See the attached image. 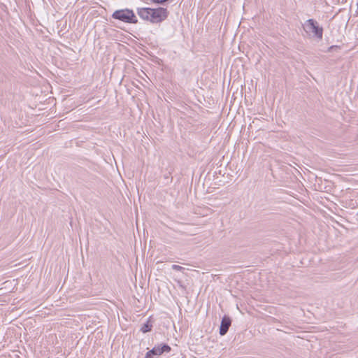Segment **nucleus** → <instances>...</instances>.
<instances>
[{
  "label": "nucleus",
  "mask_w": 358,
  "mask_h": 358,
  "mask_svg": "<svg viewBox=\"0 0 358 358\" xmlns=\"http://www.w3.org/2000/svg\"><path fill=\"white\" fill-rule=\"evenodd\" d=\"M171 267L173 270L178 271H182L185 269L183 267H182L179 265H176V264L172 265Z\"/></svg>",
  "instance_id": "0eeeda50"
},
{
  "label": "nucleus",
  "mask_w": 358,
  "mask_h": 358,
  "mask_svg": "<svg viewBox=\"0 0 358 358\" xmlns=\"http://www.w3.org/2000/svg\"><path fill=\"white\" fill-rule=\"evenodd\" d=\"M152 329V324L149 323V322H147L145 323L141 328V331L143 333H147L150 331Z\"/></svg>",
  "instance_id": "423d86ee"
},
{
  "label": "nucleus",
  "mask_w": 358,
  "mask_h": 358,
  "mask_svg": "<svg viewBox=\"0 0 358 358\" xmlns=\"http://www.w3.org/2000/svg\"><path fill=\"white\" fill-rule=\"evenodd\" d=\"M303 27L306 33L309 36L315 37L319 40L322 39L323 28L319 26L317 22L315 20H307L303 24Z\"/></svg>",
  "instance_id": "f03ea898"
},
{
  "label": "nucleus",
  "mask_w": 358,
  "mask_h": 358,
  "mask_svg": "<svg viewBox=\"0 0 358 358\" xmlns=\"http://www.w3.org/2000/svg\"><path fill=\"white\" fill-rule=\"evenodd\" d=\"M112 17L126 23L136 24L138 22L137 17L134 11L129 9L115 10L113 13Z\"/></svg>",
  "instance_id": "7ed1b4c3"
},
{
  "label": "nucleus",
  "mask_w": 358,
  "mask_h": 358,
  "mask_svg": "<svg viewBox=\"0 0 358 358\" xmlns=\"http://www.w3.org/2000/svg\"><path fill=\"white\" fill-rule=\"evenodd\" d=\"M231 324V320L229 317L225 315L222 317L220 327V334L221 336H224L227 333Z\"/></svg>",
  "instance_id": "20e7f679"
},
{
  "label": "nucleus",
  "mask_w": 358,
  "mask_h": 358,
  "mask_svg": "<svg viewBox=\"0 0 358 358\" xmlns=\"http://www.w3.org/2000/svg\"><path fill=\"white\" fill-rule=\"evenodd\" d=\"M138 15L143 20L148 21L152 24L160 23L165 20L169 15V11L166 8L159 7L157 8H137Z\"/></svg>",
  "instance_id": "f257e3e1"
},
{
  "label": "nucleus",
  "mask_w": 358,
  "mask_h": 358,
  "mask_svg": "<svg viewBox=\"0 0 358 358\" xmlns=\"http://www.w3.org/2000/svg\"><path fill=\"white\" fill-rule=\"evenodd\" d=\"M336 48V46L332 45L329 48V52H331L334 48Z\"/></svg>",
  "instance_id": "1a4fd4ad"
},
{
  "label": "nucleus",
  "mask_w": 358,
  "mask_h": 358,
  "mask_svg": "<svg viewBox=\"0 0 358 358\" xmlns=\"http://www.w3.org/2000/svg\"><path fill=\"white\" fill-rule=\"evenodd\" d=\"M171 347L167 344H163L162 347L155 346L150 350V353L154 356H159L164 352H169L171 351Z\"/></svg>",
  "instance_id": "39448f33"
},
{
  "label": "nucleus",
  "mask_w": 358,
  "mask_h": 358,
  "mask_svg": "<svg viewBox=\"0 0 358 358\" xmlns=\"http://www.w3.org/2000/svg\"><path fill=\"white\" fill-rule=\"evenodd\" d=\"M155 356L150 353V351H148L145 356V358H155Z\"/></svg>",
  "instance_id": "6e6552de"
}]
</instances>
